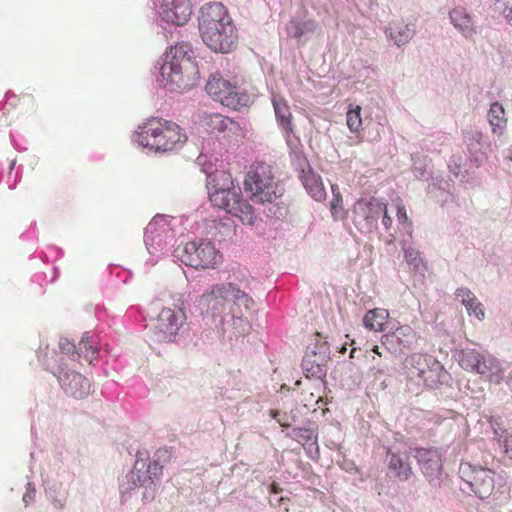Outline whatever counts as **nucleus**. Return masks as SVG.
<instances>
[{"mask_svg":"<svg viewBox=\"0 0 512 512\" xmlns=\"http://www.w3.org/2000/svg\"><path fill=\"white\" fill-rule=\"evenodd\" d=\"M461 368L479 374L485 381L499 385L505 378L500 360L488 352L465 348L458 354Z\"/></svg>","mask_w":512,"mask_h":512,"instance_id":"obj_6","label":"nucleus"},{"mask_svg":"<svg viewBox=\"0 0 512 512\" xmlns=\"http://www.w3.org/2000/svg\"><path fill=\"white\" fill-rule=\"evenodd\" d=\"M134 140L156 152H171L184 146L187 135L177 123L152 117L138 127Z\"/></svg>","mask_w":512,"mask_h":512,"instance_id":"obj_4","label":"nucleus"},{"mask_svg":"<svg viewBox=\"0 0 512 512\" xmlns=\"http://www.w3.org/2000/svg\"><path fill=\"white\" fill-rule=\"evenodd\" d=\"M98 346L92 337L84 336L78 344L76 356L83 357L91 361L92 356L98 352Z\"/></svg>","mask_w":512,"mask_h":512,"instance_id":"obj_33","label":"nucleus"},{"mask_svg":"<svg viewBox=\"0 0 512 512\" xmlns=\"http://www.w3.org/2000/svg\"><path fill=\"white\" fill-rule=\"evenodd\" d=\"M504 9L503 14L505 18L508 20L510 18V15H512V0H501Z\"/></svg>","mask_w":512,"mask_h":512,"instance_id":"obj_43","label":"nucleus"},{"mask_svg":"<svg viewBox=\"0 0 512 512\" xmlns=\"http://www.w3.org/2000/svg\"><path fill=\"white\" fill-rule=\"evenodd\" d=\"M426 354L424 355H420L418 357V369H427V366L424 364V360H423V357L425 356Z\"/></svg>","mask_w":512,"mask_h":512,"instance_id":"obj_48","label":"nucleus"},{"mask_svg":"<svg viewBox=\"0 0 512 512\" xmlns=\"http://www.w3.org/2000/svg\"><path fill=\"white\" fill-rule=\"evenodd\" d=\"M389 468L393 470L395 475L401 480L407 479L411 474V467L396 455L391 456Z\"/></svg>","mask_w":512,"mask_h":512,"instance_id":"obj_34","label":"nucleus"},{"mask_svg":"<svg viewBox=\"0 0 512 512\" xmlns=\"http://www.w3.org/2000/svg\"><path fill=\"white\" fill-rule=\"evenodd\" d=\"M423 360L427 369H418V377L422 378L425 387L438 389L448 382L450 375L438 360L430 355H425Z\"/></svg>","mask_w":512,"mask_h":512,"instance_id":"obj_16","label":"nucleus"},{"mask_svg":"<svg viewBox=\"0 0 512 512\" xmlns=\"http://www.w3.org/2000/svg\"><path fill=\"white\" fill-rule=\"evenodd\" d=\"M177 257L185 265L195 269L215 268L221 263L222 256L210 241H191L178 247Z\"/></svg>","mask_w":512,"mask_h":512,"instance_id":"obj_8","label":"nucleus"},{"mask_svg":"<svg viewBox=\"0 0 512 512\" xmlns=\"http://www.w3.org/2000/svg\"><path fill=\"white\" fill-rule=\"evenodd\" d=\"M396 212H397L398 221L402 224H405L408 219L405 207L397 204Z\"/></svg>","mask_w":512,"mask_h":512,"instance_id":"obj_40","label":"nucleus"},{"mask_svg":"<svg viewBox=\"0 0 512 512\" xmlns=\"http://www.w3.org/2000/svg\"><path fill=\"white\" fill-rule=\"evenodd\" d=\"M63 385L66 393L77 399L87 396L91 386L89 380L77 372L67 374L63 379Z\"/></svg>","mask_w":512,"mask_h":512,"instance_id":"obj_22","label":"nucleus"},{"mask_svg":"<svg viewBox=\"0 0 512 512\" xmlns=\"http://www.w3.org/2000/svg\"><path fill=\"white\" fill-rule=\"evenodd\" d=\"M159 14L167 23L185 25L192 14L191 0H162Z\"/></svg>","mask_w":512,"mask_h":512,"instance_id":"obj_14","label":"nucleus"},{"mask_svg":"<svg viewBox=\"0 0 512 512\" xmlns=\"http://www.w3.org/2000/svg\"><path fill=\"white\" fill-rule=\"evenodd\" d=\"M382 214H383V219H382L383 225L385 226L386 229H390V227L392 225V219L387 213L386 205H385V211H383Z\"/></svg>","mask_w":512,"mask_h":512,"instance_id":"obj_46","label":"nucleus"},{"mask_svg":"<svg viewBox=\"0 0 512 512\" xmlns=\"http://www.w3.org/2000/svg\"><path fill=\"white\" fill-rule=\"evenodd\" d=\"M60 348L62 352L70 354L74 357L76 355V348L75 345L69 341H64L60 343Z\"/></svg>","mask_w":512,"mask_h":512,"instance_id":"obj_39","label":"nucleus"},{"mask_svg":"<svg viewBox=\"0 0 512 512\" xmlns=\"http://www.w3.org/2000/svg\"><path fill=\"white\" fill-rule=\"evenodd\" d=\"M428 175L427 180L431 178L432 184L429 185V194H433L434 192H439V196L442 198L443 202H447L449 199H452V195L447 191L450 184L446 180H437L433 177V172L429 169V165L425 164L424 169L420 172L421 177H425Z\"/></svg>","mask_w":512,"mask_h":512,"instance_id":"obj_26","label":"nucleus"},{"mask_svg":"<svg viewBox=\"0 0 512 512\" xmlns=\"http://www.w3.org/2000/svg\"><path fill=\"white\" fill-rule=\"evenodd\" d=\"M448 16L450 23L466 39H470L476 34L474 21L466 9L456 7L449 11Z\"/></svg>","mask_w":512,"mask_h":512,"instance_id":"obj_20","label":"nucleus"},{"mask_svg":"<svg viewBox=\"0 0 512 512\" xmlns=\"http://www.w3.org/2000/svg\"><path fill=\"white\" fill-rule=\"evenodd\" d=\"M389 317V313L386 309L375 308L369 310L364 318V326L372 331L381 332L384 330V325Z\"/></svg>","mask_w":512,"mask_h":512,"instance_id":"obj_25","label":"nucleus"},{"mask_svg":"<svg viewBox=\"0 0 512 512\" xmlns=\"http://www.w3.org/2000/svg\"><path fill=\"white\" fill-rule=\"evenodd\" d=\"M316 29V22L314 20L300 21L298 19H291L286 26L288 36L299 39L305 33L314 32Z\"/></svg>","mask_w":512,"mask_h":512,"instance_id":"obj_27","label":"nucleus"},{"mask_svg":"<svg viewBox=\"0 0 512 512\" xmlns=\"http://www.w3.org/2000/svg\"><path fill=\"white\" fill-rule=\"evenodd\" d=\"M465 161H466L465 157L461 153L453 154L451 156L450 160H449V163H448L449 171L455 177H458L460 172H461V168L464 165Z\"/></svg>","mask_w":512,"mask_h":512,"instance_id":"obj_35","label":"nucleus"},{"mask_svg":"<svg viewBox=\"0 0 512 512\" xmlns=\"http://www.w3.org/2000/svg\"><path fill=\"white\" fill-rule=\"evenodd\" d=\"M508 21L510 22V24L512 25V14L510 15V18L508 19Z\"/></svg>","mask_w":512,"mask_h":512,"instance_id":"obj_53","label":"nucleus"},{"mask_svg":"<svg viewBox=\"0 0 512 512\" xmlns=\"http://www.w3.org/2000/svg\"><path fill=\"white\" fill-rule=\"evenodd\" d=\"M346 123L352 133L358 134L362 129L361 107L350 105L346 114Z\"/></svg>","mask_w":512,"mask_h":512,"instance_id":"obj_31","label":"nucleus"},{"mask_svg":"<svg viewBox=\"0 0 512 512\" xmlns=\"http://www.w3.org/2000/svg\"><path fill=\"white\" fill-rule=\"evenodd\" d=\"M389 36L398 46L407 43L412 38V32L407 26L397 24L388 28Z\"/></svg>","mask_w":512,"mask_h":512,"instance_id":"obj_32","label":"nucleus"},{"mask_svg":"<svg viewBox=\"0 0 512 512\" xmlns=\"http://www.w3.org/2000/svg\"><path fill=\"white\" fill-rule=\"evenodd\" d=\"M302 182L306 191L316 201H323L326 198V191L319 175L311 171H303Z\"/></svg>","mask_w":512,"mask_h":512,"instance_id":"obj_24","label":"nucleus"},{"mask_svg":"<svg viewBox=\"0 0 512 512\" xmlns=\"http://www.w3.org/2000/svg\"><path fill=\"white\" fill-rule=\"evenodd\" d=\"M159 74L158 80L170 90H188L194 87L200 73L191 47L186 43H178L167 50Z\"/></svg>","mask_w":512,"mask_h":512,"instance_id":"obj_2","label":"nucleus"},{"mask_svg":"<svg viewBox=\"0 0 512 512\" xmlns=\"http://www.w3.org/2000/svg\"><path fill=\"white\" fill-rule=\"evenodd\" d=\"M229 300L232 301L230 312L233 317L242 318L254 305V300L247 293L231 283Z\"/></svg>","mask_w":512,"mask_h":512,"instance_id":"obj_23","label":"nucleus"},{"mask_svg":"<svg viewBox=\"0 0 512 512\" xmlns=\"http://www.w3.org/2000/svg\"><path fill=\"white\" fill-rule=\"evenodd\" d=\"M198 29L205 45L216 53L227 54L238 43V33L228 9L220 2H210L199 10Z\"/></svg>","mask_w":512,"mask_h":512,"instance_id":"obj_1","label":"nucleus"},{"mask_svg":"<svg viewBox=\"0 0 512 512\" xmlns=\"http://www.w3.org/2000/svg\"><path fill=\"white\" fill-rule=\"evenodd\" d=\"M243 183L245 191L254 202L272 203L283 194L273 168L266 163L251 165Z\"/></svg>","mask_w":512,"mask_h":512,"instance_id":"obj_5","label":"nucleus"},{"mask_svg":"<svg viewBox=\"0 0 512 512\" xmlns=\"http://www.w3.org/2000/svg\"><path fill=\"white\" fill-rule=\"evenodd\" d=\"M332 200L330 203V211L335 221L344 220L347 217V211L344 209L343 198L337 185H331Z\"/></svg>","mask_w":512,"mask_h":512,"instance_id":"obj_30","label":"nucleus"},{"mask_svg":"<svg viewBox=\"0 0 512 512\" xmlns=\"http://www.w3.org/2000/svg\"><path fill=\"white\" fill-rule=\"evenodd\" d=\"M169 232L170 227L167 217L163 215H157L153 217L145 229V243L161 246L168 238Z\"/></svg>","mask_w":512,"mask_h":512,"instance_id":"obj_19","label":"nucleus"},{"mask_svg":"<svg viewBox=\"0 0 512 512\" xmlns=\"http://www.w3.org/2000/svg\"><path fill=\"white\" fill-rule=\"evenodd\" d=\"M293 438L301 444H306L314 441L313 433L304 428H295L293 430Z\"/></svg>","mask_w":512,"mask_h":512,"instance_id":"obj_37","label":"nucleus"},{"mask_svg":"<svg viewBox=\"0 0 512 512\" xmlns=\"http://www.w3.org/2000/svg\"><path fill=\"white\" fill-rule=\"evenodd\" d=\"M455 297L459 299L465 307L469 316L476 317L479 321L484 320L485 311L483 304L477 299L475 294L467 287H460L455 291Z\"/></svg>","mask_w":512,"mask_h":512,"instance_id":"obj_21","label":"nucleus"},{"mask_svg":"<svg viewBox=\"0 0 512 512\" xmlns=\"http://www.w3.org/2000/svg\"><path fill=\"white\" fill-rule=\"evenodd\" d=\"M418 466L432 487L440 486L442 460L438 450L418 449Z\"/></svg>","mask_w":512,"mask_h":512,"instance_id":"obj_13","label":"nucleus"},{"mask_svg":"<svg viewBox=\"0 0 512 512\" xmlns=\"http://www.w3.org/2000/svg\"><path fill=\"white\" fill-rule=\"evenodd\" d=\"M203 123L211 133H225L228 137L240 136L242 128L238 122L218 113L206 114Z\"/></svg>","mask_w":512,"mask_h":512,"instance_id":"obj_17","label":"nucleus"},{"mask_svg":"<svg viewBox=\"0 0 512 512\" xmlns=\"http://www.w3.org/2000/svg\"><path fill=\"white\" fill-rule=\"evenodd\" d=\"M354 352H355V349H352L351 350V353H350V357L353 358L354 357Z\"/></svg>","mask_w":512,"mask_h":512,"instance_id":"obj_52","label":"nucleus"},{"mask_svg":"<svg viewBox=\"0 0 512 512\" xmlns=\"http://www.w3.org/2000/svg\"><path fill=\"white\" fill-rule=\"evenodd\" d=\"M463 141L467 147L470 161L479 167L485 160L483 151L485 142L482 132L476 129H467L463 131Z\"/></svg>","mask_w":512,"mask_h":512,"instance_id":"obj_18","label":"nucleus"},{"mask_svg":"<svg viewBox=\"0 0 512 512\" xmlns=\"http://www.w3.org/2000/svg\"><path fill=\"white\" fill-rule=\"evenodd\" d=\"M208 95L222 105L238 109L245 105L247 96L239 91V88L219 74H213L205 87Z\"/></svg>","mask_w":512,"mask_h":512,"instance_id":"obj_11","label":"nucleus"},{"mask_svg":"<svg viewBox=\"0 0 512 512\" xmlns=\"http://www.w3.org/2000/svg\"><path fill=\"white\" fill-rule=\"evenodd\" d=\"M187 316L183 307H163L148 324L150 337L158 343H173L186 324Z\"/></svg>","mask_w":512,"mask_h":512,"instance_id":"obj_7","label":"nucleus"},{"mask_svg":"<svg viewBox=\"0 0 512 512\" xmlns=\"http://www.w3.org/2000/svg\"><path fill=\"white\" fill-rule=\"evenodd\" d=\"M270 414L283 428H288L290 425L287 422H281L280 412L278 410H271Z\"/></svg>","mask_w":512,"mask_h":512,"instance_id":"obj_45","label":"nucleus"},{"mask_svg":"<svg viewBox=\"0 0 512 512\" xmlns=\"http://www.w3.org/2000/svg\"><path fill=\"white\" fill-rule=\"evenodd\" d=\"M133 469L128 474V480L132 483L133 487H142L145 489L143 498L153 499L156 492L157 483L160 481L163 466L157 461L146 462L145 459L136 456Z\"/></svg>","mask_w":512,"mask_h":512,"instance_id":"obj_9","label":"nucleus"},{"mask_svg":"<svg viewBox=\"0 0 512 512\" xmlns=\"http://www.w3.org/2000/svg\"><path fill=\"white\" fill-rule=\"evenodd\" d=\"M273 106L279 124L285 129L292 130V115L287 102L280 98H273Z\"/></svg>","mask_w":512,"mask_h":512,"instance_id":"obj_29","label":"nucleus"},{"mask_svg":"<svg viewBox=\"0 0 512 512\" xmlns=\"http://www.w3.org/2000/svg\"><path fill=\"white\" fill-rule=\"evenodd\" d=\"M270 491H271V493L279 494L282 491V489L278 483L273 482L270 486Z\"/></svg>","mask_w":512,"mask_h":512,"instance_id":"obj_47","label":"nucleus"},{"mask_svg":"<svg viewBox=\"0 0 512 512\" xmlns=\"http://www.w3.org/2000/svg\"><path fill=\"white\" fill-rule=\"evenodd\" d=\"M459 475L480 499L490 497L495 489V473L491 469L462 462Z\"/></svg>","mask_w":512,"mask_h":512,"instance_id":"obj_10","label":"nucleus"},{"mask_svg":"<svg viewBox=\"0 0 512 512\" xmlns=\"http://www.w3.org/2000/svg\"><path fill=\"white\" fill-rule=\"evenodd\" d=\"M209 179V199L212 205L239 218L245 225H253L256 220L254 208L243 199L241 190L234 185L231 174L220 170L209 175Z\"/></svg>","mask_w":512,"mask_h":512,"instance_id":"obj_3","label":"nucleus"},{"mask_svg":"<svg viewBox=\"0 0 512 512\" xmlns=\"http://www.w3.org/2000/svg\"><path fill=\"white\" fill-rule=\"evenodd\" d=\"M494 435H495V439L499 442V443H503V440L505 439L506 436H509L510 434L507 432V430L505 429H502V428H494Z\"/></svg>","mask_w":512,"mask_h":512,"instance_id":"obj_42","label":"nucleus"},{"mask_svg":"<svg viewBox=\"0 0 512 512\" xmlns=\"http://www.w3.org/2000/svg\"><path fill=\"white\" fill-rule=\"evenodd\" d=\"M487 118L494 133L497 131L501 132L506 126L505 110L498 102L491 104Z\"/></svg>","mask_w":512,"mask_h":512,"instance_id":"obj_28","label":"nucleus"},{"mask_svg":"<svg viewBox=\"0 0 512 512\" xmlns=\"http://www.w3.org/2000/svg\"><path fill=\"white\" fill-rule=\"evenodd\" d=\"M421 418L422 429L427 431L431 430L434 425L440 423V417L430 412L422 411Z\"/></svg>","mask_w":512,"mask_h":512,"instance_id":"obj_38","label":"nucleus"},{"mask_svg":"<svg viewBox=\"0 0 512 512\" xmlns=\"http://www.w3.org/2000/svg\"><path fill=\"white\" fill-rule=\"evenodd\" d=\"M231 283L215 284L211 290L201 295L199 305L206 309L207 313L213 316L225 310L226 302L229 301Z\"/></svg>","mask_w":512,"mask_h":512,"instance_id":"obj_15","label":"nucleus"},{"mask_svg":"<svg viewBox=\"0 0 512 512\" xmlns=\"http://www.w3.org/2000/svg\"><path fill=\"white\" fill-rule=\"evenodd\" d=\"M385 204L375 197L361 198L353 206V222L359 228H371L377 222Z\"/></svg>","mask_w":512,"mask_h":512,"instance_id":"obj_12","label":"nucleus"},{"mask_svg":"<svg viewBox=\"0 0 512 512\" xmlns=\"http://www.w3.org/2000/svg\"><path fill=\"white\" fill-rule=\"evenodd\" d=\"M512 380V371L509 373V375L506 378V382L509 383Z\"/></svg>","mask_w":512,"mask_h":512,"instance_id":"obj_51","label":"nucleus"},{"mask_svg":"<svg viewBox=\"0 0 512 512\" xmlns=\"http://www.w3.org/2000/svg\"><path fill=\"white\" fill-rule=\"evenodd\" d=\"M405 259L409 265H414V261L416 260V257L414 256V249L413 248H406L405 250Z\"/></svg>","mask_w":512,"mask_h":512,"instance_id":"obj_44","label":"nucleus"},{"mask_svg":"<svg viewBox=\"0 0 512 512\" xmlns=\"http://www.w3.org/2000/svg\"><path fill=\"white\" fill-rule=\"evenodd\" d=\"M406 330H411V329H410V328H405V327H401V328L397 329V330H396V333H395V336H396L397 338H399V337H400V335H404V336H405V335H406V333H405V332H406Z\"/></svg>","mask_w":512,"mask_h":512,"instance_id":"obj_49","label":"nucleus"},{"mask_svg":"<svg viewBox=\"0 0 512 512\" xmlns=\"http://www.w3.org/2000/svg\"><path fill=\"white\" fill-rule=\"evenodd\" d=\"M372 351H373L375 354H377V355H379V356H382V353L379 351V347H378L377 345H376V346H374V347L372 348Z\"/></svg>","mask_w":512,"mask_h":512,"instance_id":"obj_50","label":"nucleus"},{"mask_svg":"<svg viewBox=\"0 0 512 512\" xmlns=\"http://www.w3.org/2000/svg\"><path fill=\"white\" fill-rule=\"evenodd\" d=\"M504 451L512 459V433L503 440Z\"/></svg>","mask_w":512,"mask_h":512,"instance_id":"obj_41","label":"nucleus"},{"mask_svg":"<svg viewBox=\"0 0 512 512\" xmlns=\"http://www.w3.org/2000/svg\"><path fill=\"white\" fill-rule=\"evenodd\" d=\"M418 275H421L423 278V285L427 286L428 284H432L434 282V274L432 271L429 270L427 263L423 262L418 257Z\"/></svg>","mask_w":512,"mask_h":512,"instance_id":"obj_36","label":"nucleus"}]
</instances>
